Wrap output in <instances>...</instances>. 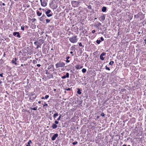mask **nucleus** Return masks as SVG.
I'll return each instance as SVG.
<instances>
[{"label":"nucleus","mask_w":146,"mask_h":146,"mask_svg":"<svg viewBox=\"0 0 146 146\" xmlns=\"http://www.w3.org/2000/svg\"><path fill=\"white\" fill-rule=\"evenodd\" d=\"M65 64L63 62H59L55 64L56 67V68H62L64 67Z\"/></svg>","instance_id":"f257e3e1"},{"label":"nucleus","mask_w":146,"mask_h":146,"mask_svg":"<svg viewBox=\"0 0 146 146\" xmlns=\"http://www.w3.org/2000/svg\"><path fill=\"white\" fill-rule=\"evenodd\" d=\"M80 2L79 1H73L71 2L72 6L74 7H78Z\"/></svg>","instance_id":"f03ea898"},{"label":"nucleus","mask_w":146,"mask_h":146,"mask_svg":"<svg viewBox=\"0 0 146 146\" xmlns=\"http://www.w3.org/2000/svg\"><path fill=\"white\" fill-rule=\"evenodd\" d=\"M69 40L72 43H76L78 41L76 36L70 38Z\"/></svg>","instance_id":"7ed1b4c3"},{"label":"nucleus","mask_w":146,"mask_h":146,"mask_svg":"<svg viewBox=\"0 0 146 146\" xmlns=\"http://www.w3.org/2000/svg\"><path fill=\"white\" fill-rule=\"evenodd\" d=\"M40 1L42 6L45 7L47 5V0H40Z\"/></svg>","instance_id":"20e7f679"},{"label":"nucleus","mask_w":146,"mask_h":146,"mask_svg":"<svg viewBox=\"0 0 146 146\" xmlns=\"http://www.w3.org/2000/svg\"><path fill=\"white\" fill-rule=\"evenodd\" d=\"M47 16L48 17L52 16V13L51 11L48 9L47 11L45 12Z\"/></svg>","instance_id":"39448f33"},{"label":"nucleus","mask_w":146,"mask_h":146,"mask_svg":"<svg viewBox=\"0 0 146 146\" xmlns=\"http://www.w3.org/2000/svg\"><path fill=\"white\" fill-rule=\"evenodd\" d=\"M106 54V53L105 52H103L100 56V59L102 60H104V57H103L104 56H105Z\"/></svg>","instance_id":"423d86ee"},{"label":"nucleus","mask_w":146,"mask_h":146,"mask_svg":"<svg viewBox=\"0 0 146 146\" xmlns=\"http://www.w3.org/2000/svg\"><path fill=\"white\" fill-rule=\"evenodd\" d=\"M13 35L14 36L17 35V36L19 38H20L21 37L19 33L18 32H14L13 33Z\"/></svg>","instance_id":"0eeeda50"},{"label":"nucleus","mask_w":146,"mask_h":146,"mask_svg":"<svg viewBox=\"0 0 146 146\" xmlns=\"http://www.w3.org/2000/svg\"><path fill=\"white\" fill-rule=\"evenodd\" d=\"M106 16L104 14H103L99 18L100 21H104L105 19Z\"/></svg>","instance_id":"6e6552de"},{"label":"nucleus","mask_w":146,"mask_h":146,"mask_svg":"<svg viewBox=\"0 0 146 146\" xmlns=\"http://www.w3.org/2000/svg\"><path fill=\"white\" fill-rule=\"evenodd\" d=\"M58 136V134L57 133L55 134L51 138V139L52 141H54L55 140L56 138Z\"/></svg>","instance_id":"1a4fd4ad"},{"label":"nucleus","mask_w":146,"mask_h":146,"mask_svg":"<svg viewBox=\"0 0 146 146\" xmlns=\"http://www.w3.org/2000/svg\"><path fill=\"white\" fill-rule=\"evenodd\" d=\"M75 67L77 69H80L83 68V66L80 65H77L75 66Z\"/></svg>","instance_id":"9d476101"},{"label":"nucleus","mask_w":146,"mask_h":146,"mask_svg":"<svg viewBox=\"0 0 146 146\" xmlns=\"http://www.w3.org/2000/svg\"><path fill=\"white\" fill-rule=\"evenodd\" d=\"M69 73H67L66 74V75H64L62 77V79H65L66 78H68L69 77Z\"/></svg>","instance_id":"9b49d317"},{"label":"nucleus","mask_w":146,"mask_h":146,"mask_svg":"<svg viewBox=\"0 0 146 146\" xmlns=\"http://www.w3.org/2000/svg\"><path fill=\"white\" fill-rule=\"evenodd\" d=\"M17 60V59L16 58H15V59H13V60H12V63L13 64H14L15 65H17V63L16 62V61Z\"/></svg>","instance_id":"f8f14e48"},{"label":"nucleus","mask_w":146,"mask_h":146,"mask_svg":"<svg viewBox=\"0 0 146 146\" xmlns=\"http://www.w3.org/2000/svg\"><path fill=\"white\" fill-rule=\"evenodd\" d=\"M46 18V17L45 15H43L40 18V21H42L44 19Z\"/></svg>","instance_id":"ddd939ff"},{"label":"nucleus","mask_w":146,"mask_h":146,"mask_svg":"<svg viewBox=\"0 0 146 146\" xmlns=\"http://www.w3.org/2000/svg\"><path fill=\"white\" fill-rule=\"evenodd\" d=\"M34 44L35 45H38L40 46H41L42 44L39 43L38 41H35L34 42Z\"/></svg>","instance_id":"4468645a"},{"label":"nucleus","mask_w":146,"mask_h":146,"mask_svg":"<svg viewBox=\"0 0 146 146\" xmlns=\"http://www.w3.org/2000/svg\"><path fill=\"white\" fill-rule=\"evenodd\" d=\"M107 8L106 7H103L102 9V11L103 12H105L106 11Z\"/></svg>","instance_id":"2eb2a0df"},{"label":"nucleus","mask_w":146,"mask_h":146,"mask_svg":"<svg viewBox=\"0 0 146 146\" xmlns=\"http://www.w3.org/2000/svg\"><path fill=\"white\" fill-rule=\"evenodd\" d=\"M101 23L100 22H97V23L95 24V26L96 27H98L101 25Z\"/></svg>","instance_id":"dca6fc26"},{"label":"nucleus","mask_w":146,"mask_h":146,"mask_svg":"<svg viewBox=\"0 0 146 146\" xmlns=\"http://www.w3.org/2000/svg\"><path fill=\"white\" fill-rule=\"evenodd\" d=\"M39 43H40L41 44H42L44 43V40L42 38L40 39L38 41Z\"/></svg>","instance_id":"f3484780"},{"label":"nucleus","mask_w":146,"mask_h":146,"mask_svg":"<svg viewBox=\"0 0 146 146\" xmlns=\"http://www.w3.org/2000/svg\"><path fill=\"white\" fill-rule=\"evenodd\" d=\"M52 127L53 129H56L57 127V126L56 124H53L52 125Z\"/></svg>","instance_id":"a211bd4d"},{"label":"nucleus","mask_w":146,"mask_h":146,"mask_svg":"<svg viewBox=\"0 0 146 146\" xmlns=\"http://www.w3.org/2000/svg\"><path fill=\"white\" fill-rule=\"evenodd\" d=\"M58 115V113H56L55 114H54L53 115V117L54 118V119H55V118Z\"/></svg>","instance_id":"6ab92c4d"},{"label":"nucleus","mask_w":146,"mask_h":146,"mask_svg":"<svg viewBox=\"0 0 146 146\" xmlns=\"http://www.w3.org/2000/svg\"><path fill=\"white\" fill-rule=\"evenodd\" d=\"M77 93L79 94H81V92L79 88L77 89Z\"/></svg>","instance_id":"aec40b11"},{"label":"nucleus","mask_w":146,"mask_h":146,"mask_svg":"<svg viewBox=\"0 0 146 146\" xmlns=\"http://www.w3.org/2000/svg\"><path fill=\"white\" fill-rule=\"evenodd\" d=\"M30 143H32V142L31 140H29V142L27 143V145L26 146H31L30 145Z\"/></svg>","instance_id":"412c9836"},{"label":"nucleus","mask_w":146,"mask_h":146,"mask_svg":"<svg viewBox=\"0 0 146 146\" xmlns=\"http://www.w3.org/2000/svg\"><path fill=\"white\" fill-rule=\"evenodd\" d=\"M37 14L39 16H40L42 15V13L40 12L39 11L37 12Z\"/></svg>","instance_id":"4be33fe9"},{"label":"nucleus","mask_w":146,"mask_h":146,"mask_svg":"<svg viewBox=\"0 0 146 146\" xmlns=\"http://www.w3.org/2000/svg\"><path fill=\"white\" fill-rule=\"evenodd\" d=\"M69 58L70 57L69 56H68L66 57V61L68 63L70 62V61L68 60V59H69Z\"/></svg>","instance_id":"5701e85b"},{"label":"nucleus","mask_w":146,"mask_h":146,"mask_svg":"<svg viewBox=\"0 0 146 146\" xmlns=\"http://www.w3.org/2000/svg\"><path fill=\"white\" fill-rule=\"evenodd\" d=\"M82 72L83 73H85L86 72V70L85 68H83L82 70Z\"/></svg>","instance_id":"b1692460"},{"label":"nucleus","mask_w":146,"mask_h":146,"mask_svg":"<svg viewBox=\"0 0 146 146\" xmlns=\"http://www.w3.org/2000/svg\"><path fill=\"white\" fill-rule=\"evenodd\" d=\"M62 115L61 114L58 117V118L57 119V120L58 121H59L60 120V118H61Z\"/></svg>","instance_id":"393cba45"},{"label":"nucleus","mask_w":146,"mask_h":146,"mask_svg":"<svg viewBox=\"0 0 146 146\" xmlns=\"http://www.w3.org/2000/svg\"><path fill=\"white\" fill-rule=\"evenodd\" d=\"M101 42V41L100 40H97L96 41V43L98 44H99Z\"/></svg>","instance_id":"a878e982"},{"label":"nucleus","mask_w":146,"mask_h":146,"mask_svg":"<svg viewBox=\"0 0 146 146\" xmlns=\"http://www.w3.org/2000/svg\"><path fill=\"white\" fill-rule=\"evenodd\" d=\"M114 63V62L113 61H110L109 63V64L110 65H112Z\"/></svg>","instance_id":"bb28decb"},{"label":"nucleus","mask_w":146,"mask_h":146,"mask_svg":"<svg viewBox=\"0 0 146 146\" xmlns=\"http://www.w3.org/2000/svg\"><path fill=\"white\" fill-rule=\"evenodd\" d=\"M50 19H46V23H48L50 22Z\"/></svg>","instance_id":"cd10ccee"},{"label":"nucleus","mask_w":146,"mask_h":146,"mask_svg":"<svg viewBox=\"0 0 146 146\" xmlns=\"http://www.w3.org/2000/svg\"><path fill=\"white\" fill-rule=\"evenodd\" d=\"M37 107H34V108H31V109H32V110H37Z\"/></svg>","instance_id":"c85d7f7f"},{"label":"nucleus","mask_w":146,"mask_h":146,"mask_svg":"<svg viewBox=\"0 0 146 146\" xmlns=\"http://www.w3.org/2000/svg\"><path fill=\"white\" fill-rule=\"evenodd\" d=\"M24 27H25L24 26H22L21 27V29L23 31L24 30Z\"/></svg>","instance_id":"c756f323"},{"label":"nucleus","mask_w":146,"mask_h":146,"mask_svg":"<svg viewBox=\"0 0 146 146\" xmlns=\"http://www.w3.org/2000/svg\"><path fill=\"white\" fill-rule=\"evenodd\" d=\"M78 143V142L77 141H75L73 142L72 143V144L73 145H75L77 144Z\"/></svg>","instance_id":"7c9ffc66"},{"label":"nucleus","mask_w":146,"mask_h":146,"mask_svg":"<svg viewBox=\"0 0 146 146\" xmlns=\"http://www.w3.org/2000/svg\"><path fill=\"white\" fill-rule=\"evenodd\" d=\"M105 68H106V69L107 70H110V68H108V67L107 66H106Z\"/></svg>","instance_id":"2f4dec72"},{"label":"nucleus","mask_w":146,"mask_h":146,"mask_svg":"<svg viewBox=\"0 0 146 146\" xmlns=\"http://www.w3.org/2000/svg\"><path fill=\"white\" fill-rule=\"evenodd\" d=\"M49 97V96L48 95H46L45 96V99H47Z\"/></svg>","instance_id":"473e14b6"},{"label":"nucleus","mask_w":146,"mask_h":146,"mask_svg":"<svg viewBox=\"0 0 146 146\" xmlns=\"http://www.w3.org/2000/svg\"><path fill=\"white\" fill-rule=\"evenodd\" d=\"M88 9H92V7L90 5L88 6Z\"/></svg>","instance_id":"72a5a7b5"},{"label":"nucleus","mask_w":146,"mask_h":146,"mask_svg":"<svg viewBox=\"0 0 146 146\" xmlns=\"http://www.w3.org/2000/svg\"><path fill=\"white\" fill-rule=\"evenodd\" d=\"M37 62V61L36 60H34L33 61V63L34 64L36 63Z\"/></svg>","instance_id":"f704fd0d"},{"label":"nucleus","mask_w":146,"mask_h":146,"mask_svg":"<svg viewBox=\"0 0 146 146\" xmlns=\"http://www.w3.org/2000/svg\"><path fill=\"white\" fill-rule=\"evenodd\" d=\"M101 115L102 117H103L105 115V114L104 113H101Z\"/></svg>","instance_id":"c9c22d12"},{"label":"nucleus","mask_w":146,"mask_h":146,"mask_svg":"<svg viewBox=\"0 0 146 146\" xmlns=\"http://www.w3.org/2000/svg\"><path fill=\"white\" fill-rule=\"evenodd\" d=\"M55 123V124L56 125V124H58V122L57 121H55V122H54Z\"/></svg>","instance_id":"e433bc0d"},{"label":"nucleus","mask_w":146,"mask_h":146,"mask_svg":"<svg viewBox=\"0 0 146 146\" xmlns=\"http://www.w3.org/2000/svg\"><path fill=\"white\" fill-rule=\"evenodd\" d=\"M100 39H101V40L102 41H104V38L102 37H101Z\"/></svg>","instance_id":"4c0bfd02"},{"label":"nucleus","mask_w":146,"mask_h":146,"mask_svg":"<svg viewBox=\"0 0 146 146\" xmlns=\"http://www.w3.org/2000/svg\"><path fill=\"white\" fill-rule=\"evenodd\" d=\"M0 76H1V77H3V73H2L0 74Z\"/></svg>","instance_id":"58836bf2"},{"label":"nucleus","mask_w":146,"mask_h":146,"mask_svg":"<svg viewBox=\"0 0 146 146\" xmlns=\"http://www.w3.org/2000/svg\"><path fill=\"white\" fill-rule=\"evenodd\" d=\"M66 90H67V91H69V90H70V88H67V89H66Z\"/></svg>","instance_id":"ea45409f"},{"label":"nucleus","mask_w":146,"mask_h":146,"mask_svg":"<svg viewBox=\"0 0 146 146\" xmlns=\"http://www.w3.org/2000/svg\"><path fill=\"white\" fill-rule=\"evenodd\" d=\"M79 46H82V43L81 42H80V43H79Z\"/></svg>","instance_id":"a19ab883"},{"label":"nucleus","mask_w":146,"mask_h":146,"mask_svg":"<svg viewBox=\"0 0 146 146\" xmlns=\"http://www.w3.org/2000/svg\"><path fill=\"white\" fill-rule=\"evenodd\" d=\"M95 32V30H93L92 31V33H94Z\"/></svg>","instance_id":"79ce46f5"},{"label":"nucleus","mask_w":146,"mask_h":146,"mask_svg":"<svg viewBox=\"0 0 146 146\" xmlns=\"http://www.w3.org/2000/svg\"><path fill=\"white\" fill-rule=\"evenodd\" d=\"M37 66H38V67H40V66H41V65L39 64H37Z\"/></svg>","instance_id":"37998d69"},{"label":"nucleus","mask_w":146,"mask_h":146,"mask_svg":"<svg viewBox=\"0 0 146 146\" xmlns=\"http://www.w3.org/2000/svg\"><path fill=\"white\" fill-rule=\"evenodd\" d=\"M36 46H37L36 47V49H38L39 48V47H40V46L38 45H36Z\"/></svg>","instance_id":"c03bdc74"},{"label":"nucleus","mask_w":146,"mask_h":146,"mask_svg":"<svg viewBox=\"0 0 146 146\" xmlns=\"http://www.w3.org/2000/svg\"><path fill=\"white\" fill-rule=\"evenodd\" d=\"M48 105L47 104H45L43 106H48Z\"/></svg>","instance_id":"a18cd8bd"},{"label":"nucleus","mask_w":146,"mask_h":146,"mask_svg":"<svg viewBox=\"0 0 146 146\" xmlns=\"http://www.w3.org/2000/svg\"><path fill=\"white\" fill-rule=\"evenodd\" d=\"M41 99H44L45 98H44V97H41Z\"/></svg>","instance_id":"49530a36"},{"label":"nucleus","mask_w":146,"mask_h":146,"mask_svg":"<svg viewBox=\"0 0 146 146\" xmlns=\"http://www.w3.org/2000/svg\"><path fill=\"white\" fill-rule=\"evenodd\" d=\"M2 5H3V6H5V3H3L2 4Z\"/></svg>","instance_id":"de8ad7c7"},{"label":"nucleus","mask_w":146,"mask_h":146,"mask_svg":"<svg viewBox=\"0 0 146 146\" xmlns=\"http://www.w3.org/2000/svg\"><path fill=\"white\" fill-rule=\"evenodd\" d=\"M38 104H40L41 103V101H38Z\"/></svg>","instance_id":"09e8293b"},{"label":"nucleus","mask_w":146,"mask_h":146,"mask_svg":"<svg viewBox=\"0 0 146 146\" xmlns=\"http://www.w3.org/2000/svg\"><path fill=\"white\" fill-rule=\"evenodd\" d=\"M56 90V89H54V90H53V91H55Z\"/></svg>","instance_id":"8fccbe9b"},{"label":"nucleus","mask_w":146,"mask_h":146,"mask_svg":"<svg viewBox=\"0 0 146 146\" xmlns=\"http://www.w3.org/2000/svg\"><path fill=\"white\" fill-rule=\"evenodd\" d=\"M73 53V52H72V51H71V52H70V53L71 54H72Z\"/></svg>","instance_id":"3c124183"},{"label":"nucleus","mask_w":146,"mask_h":146,"mask_svg":"<svg viewBox=\"0 0 146 146\" xmlns=\"http://www.w3.org/2000/svg\"><path fill=\"white\" fill-rule=\"evenodd\" d=\"M2 83V82L1 80H0V84H1Z\"/></svg>","instance_id":"603ef678"},{"label":"nucleus","mask_w":146,"mask_h":146,"mask_svg":"<svg viewBox=\"0 0 146 146\" xmlns=\"http://www.w3.org/2000/svg\"><path fill=\"white\" fill-rule=\"evenodd\" d=\"M144 41L145 42V43L146 44V39L144 40Z\"/></svg>","instance_id":"864d4df0"},{"label":"nucleus","mask_w":146,"mask_h":146,"mask_svg":"<svg viewBox=\"0 0 146 146\" xmlns=\"http://www.w3.org/2000/svg\"><path fill=\"white\" fill-rule=\"evenodd\" d=\"M123 146H126V145L125 144H124Z\"/></svg>","instance_id":"5fc2aeb1"},{"label":"nucleus","mask_w":146,"mask_h":146,"mask_svg":"<svg viewBox=\"0 0 146 146\" xmlns=\"http://www.w3.org/2000/svg\"><path fill=\"white\" fill-rule=\"evenodd\" d=\"M15 1H18L19 0H14Z\"/></svg>","instance_id":"6e6d98bb"},{"label":"nucleus","mask_w":146,"mask_h":146,"mask_svg":"<svg viewBox=\"0 0 146 146\" xmlns=\"http://www.w3.org/2000/svg\"><path fill=\"white\" fill-rule=\"evenodd\" d=\"M96 19H97V18H94V20H96Z\"/></svg>","instance_id":"4d7b16f0"},{"label":"nucleus","mask_w":146,"mask_h":146,"mask_svg":"<svg viewBox=\"0 0 146 146\" xmlns=\"http://www.w3.org/2000/svg\"><path fill=\"white\" fill-rule=\"evenodd\" d=\"M21 66H23V64H21Z\"/></svg>","instance_id":"13d9d810"},{"label":"nucleus","mask_w":146,"mask_h":146,"mask_svg":"<svg viewBox=\"0 0 146 146\" xmlns=\"http://www.w3.org/2000/svg\"><path fill=\"white\" fill-rule=\"evenodd\" d=\"M5 53H4V55H3V56H5Z\"/></svg>","instance_id":"bf43d9fd"},{"label":"nucleus","mask_w":146,"mask_h":146,"mask_svg":"<svg viewBox=\"0 0 146 146\" xmlns=\"http://www.w3.org/2000/svg\"><path fill=\"white\" fill-rule=\"evenodd\" d=\"M33 20H36L35 19H33Z\"/></svg>","instance_id":"052dcab7"},{"label":"nucleus","mask_w":146,"mask_h":146,"mask_svg":"<svg viewBox=\"0 0 146 146\" xmlns=\"http://www.w3.org/2000/svg\"><path fill=\"white\" fill-rule=\"evenodd\" d=\"M25 26L26 27H27V26L26 25Z\"/></svg>","instance_id":"680f3d73"},{"label":"nucleus","mask_w":146,"mask_h":146,"mask_svg":"<svg viewBox=\"0 0 146 146\" xmlns=\"http://www.w3.org/2000/svg\"><path fill=\"white\" fill-rule=\"evenodd\" d=\"M128 146H131L130 145H128Z\"/></svg>","instance_id":"e2e57ef3"},{"label":"nucleus","mask_w":146,"mask_h":146,"mask_svg":"<svg viewBox=\"0 0 146 146\" xmlns=\"http://www.w3.org/2000/svg\"><path fill=\"white\" fill-rule=\"evenodd\" d=\"M41 9V8L39 9Z\"/></svg>","instance_id":"0e129e2a"},{"label":"nucleus","mask_w":146,"mask_h":146,"mask_svg":"<svg viewBox=\"0 0 146 146\" xmlns=\"http://www.w3.org/2000/svg\"><path fill=\"white\" fill-rule=\"evenodd\" d=\"M65 93H66V92L65 91Z\"/></svg>","instance_id":"69168bd1"},{"label":"nucleus","mask_w":146,"mask_h":146,"mask_svg":"<svg viewBox=\"0 0 146 146\" xmlns=\"http://www.w3.org/2000/svg\"><path fill=\"white\" fill-rule=\"evenodd\" d=\"M46 36H47V35H46Z\"/></svg>","instance_id":"338daca9"},{"label":"nucleus","mask_w":146,"mask_h":146,"mask_svg":"<svg viewBox=\"0 0 146 146\" xmlns=\"http://www.w3.org/2000/svg\"><path fill=\"white\" fill-rule=\"evenodd\" d=\"M57 146V145H56V146Z\"/></svg>","instance_id":"774afa93"}]
</instances>
